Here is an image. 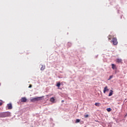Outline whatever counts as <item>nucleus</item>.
Segmentation results:
<instances>
[{
	"label": "nucleus",
	"mask_w": 127,
	"mask_h": 127,
	"mask_svg": "<svg viewBox=\"0 0 127 127\" xmlns=\"http://www.w3.org/2000/svg\"><path fill=\"white\" fill-rule=\"evenodd\" d=\"M7 117H10V112H6L0 113V118H6Z\"/></svg>",
	"instance_id": "f257e3e1"
},
{
	"label": "nucleus",
	"mask_w": 127,
	"mask_h": 127,
	"mask_svg": "<svg viewBox=\"0 0 127 127\" xmlns=\"http://www.w3.org/2000/svg\"><path fill=\"white\" fill-rule=\"evenodd\" d=\"M112 42L114 45H118V40H117V38H113L112 39Z\"/></svg>",
	"instance_id": "f03ea898"
},
{
	"label": "nucleus",
	"mask_w": 127,
	"mask_h": 127,
	"mask_svg": "<svg viewBox=\"0 0 127 127\" xmlns=\"http://www.w3.org/2000/svg\"><path fill=\"white\" fill-rule=\"evenodd\" d=\"M40 99V97H35L31 100V102H36V101H38Z\"/></svg>",
	"instance_id": "7ed1b4c3"
},
{
	"label": "nucleus",
	"mask_w": 127,
	"mask_h": 127,
	"mask_svg": "<svg viewBox=\"0 0 127 127\" xmlns=\"http://www.w3.org/2000/svg\"><path fill=\"white\" fill-rule=\"evenodd\" d=\"M108 91H109V89H108V86H106L104 88L103 93L104 94H106V92Z\"/></svg>",
	"instance_id": "20e7f679"
},
{
	"label": "nucleus",
	"mask_w": 127,
	"mask_h": 127,
	"mask_svg": "<svg viewBox=\"0 0 127 127\" xmlns=\"http://www.w3.org/2000/svg\"><path fill=\"white\" fill-rule=\"evenodd\" d=\"M21 101L22 103H26V102L27 101V99L25 97H22L21 99Z\"/></svg>",
	"instance_id": "39448f33"
},
{
	"label": "nucleus",
	"mask_w": 127,
	"mask_h": 127,
	"mask_svg": "<svg viewBox=\"0 0 127 127\" xmlns=\"http://www.w3.org/2000/svg\"><path fill=\"white\" fill-rule=\"evenodd\" d=\"M7 107L8 110H11V109H12V105H11V103L8 104Z\"/></svg>",
	"instance_id": "423d86ee"
},
{
	"label": "nucleus",
	"mask_w": 127,
	"mask_h": 127,
	"mask_svg": "<svg viewBox=\"0 0 127 127\" xmlns=\"http://www.w3.org/2000/svg\"><path fill=\"white\" fill-rule=\"evenodd\" d=\"M123 60L121 59H117L116 60V62L117 63H122Z\"/></svg>",
	"instance_id": "0eeeda50"
},
{
	"label": "nucleus",
	"mask_w": 127,
	"mask_h": 127,
	"mask_svg": "<svg viewBox=\"0 0 127 127\" xmlns=\"http://www.w3.org/2000/svg\"><path fill=\"white\" fill-rule=\"evenodd\" d=\"M111 65L112 66V68L113 70H115V69H117V67H116V65H115V64H112Z\"/></svg>",
	"instance_id": "6e6552de"
},
{
	"label": "nucleus",
	"mask_w": 127,
	"mask_h": 127,
	"mask_svg": "<svg viewBox=\"0 0 127 127\" xmlns=\"http://www.w3.org/2000/svg\"><path fill=\"white\" fill-rule=\"evenodd\" d=\"M45 69V65H42V67H41V70L43 71Z\"/></svg>",
	"instance_id": "1a4fd4ad"
},
{
	"label": "nucleus",
	"mask_w": 127,
	"mask_h": 127,
	"mask_svg": "<svg viewBox=\"0 0 127 127\" xmlns=\"http://www.w3.org/2000/svg\"><path fill=\"white\" fill-rule=\"evenodd\" d=\"M113 90H110V92L109 93V97H111V96H113Z\"/></svg>",
	"instance_id": "9d476101"
},
{
	"label": "nucleus",
	"mask_w": 127,
	"mask_h": 127,
	"mask_svg": "<svg viewBox=\"0 0 127 127\" xmlns=\"http://www.w3.org/2000/svg\"><path fill=\"white\" fill-rule=\"evenodd\" d=\"M55 101V99L54 98V97H52L50 99V102H52V103H54Z\"/></svg>",
	"instance_id": "9b49d317"
},
{
	"label": "nucleus",
	"mask_w": 127,
	"mask_h": 127,
	"mask_svg": "<svg viewBox=\"0 0 127 127\" xmlns=\"http://www.w3.org/2000/svg\"><path fill=\"white\" fill-rule=\"evenodd\" d=\"M61 86L60 82H58L57 84V87H58V89H60Z\"/></svg>",
	"instance_id": "f8f14e48"
},
{
	"label": "nucleus",
	"mask_w": 127,
	"mask_h": 127,
	"mask_svg": "<svg viewBox=\"0 0 127 127\" xmlns=\"http://www.w3.org/2000/svg\"><path fill=\"white\" fill-rule=\"evenodd\" d=\"M95 106H96V107H100V103H95Z\"/></svg>",
	"instance_id": "ddd939ff"
},
{
	"label": "nucleus",
	"mask_w": 127,
	"mask_h": 127,
	"mask_svg": "<svg viewBox=\"0 0 127 127\" xmlns=\"http://www.w3.org/2000/svg\"><path fill=\"white\" fill-rule=\"evenodd\" d=\"M78 123H80V119H76L75 121V123L78 124Z\"/></svg>",
	"instance_id": "4468645a"
},
{
	"label": "nucleus",
	"mask_w": 127,
	"mask_h": 127,
	"mask_svg": "<svg viewBox=\"0 0 127 127\" xmlns=\"http://www.w3.org/2000/svg\"><path fill=\"white\" fill-rule=\"evenodd\" d=\"M107 112H111V111H112V109H111V108H107Z\"/></svg>",
	"instance_id": "2eb2a0df"
},
{
	"label": "nucleus",
	"mask_w": 127,
	"mask_h": 127,
	"mask_svg": "<svg viewBox=\"0 0 127 127\" xmlns=\"http://www.w3.org/2000/svg\"><path fill=\"white\" fill-rule=\"evenodd\" d=\"M113 75H111V76H110V77H109L108 80H111V79H112V78H113Z\"/></svg>",
	"instance_id": "dca6fc26"
},
{
	"label": "nucleus",
	"mask_w": 127,
	"mask_h": 127,
	"mask_svg": "<svg viewBox=\"0 0 127 127\" xmlns=\"http://www.w3.org/2000/svg\"><path fill=\"white\" fill-rule=\"evenodd\" d=\"M2 105V101L0 100V106Z\"/></svg>",
	"instance_id": "f3484780"
},
{
	"label": "nucleus",
	"mask_w": 127,
	"mask_h": 127,
	"mask_svg": "<svg viewBox=\"0 0 127 127\" xmlns=\"http://www.w3.org/2000/svg\"><path fill=\"white\" fill-rule=\"evenodd\" d=\"M88 117H89L88 115H86L84 116V118H88Z\"/></svg>",
	"instance_id": "a211bd4d"
},
{
	"label": "nucleus",
	"mask_w": 127,
	"mask_h": 127,
	"mask_svg": "<svg viewBox=\"0 0 127 127\" xmlns=\"http://www.w3.org/2000/svg\"><path fill=\"white\" fill-rule=\"evenodd\" d=\"M32 87V85H31V84H30L29 86V88H31Z\"/></svg>",
	"instance_id": "6ab92c4d"
},
{
	"label": "nucleus",
	"mask_w": 127,
	"mask_h": 127,
	"mask_svg": "<svg viewBox=\"0 0 127 127\" xmlns=\"http://www.w3.org/2000/svg\"><path fill=\"white\" fill-rule=\"evenodd\" d=\"M62 103H64V100H62Z\"/></svg>",
	"instance_id": "aec40b11"
},
{
	"label": "nucleus",
	"mask_w": 127,
	"mask_h": 127,
	"mask_svg": "<svg viewBox=\"0 0 127 127\" xmlns=\"http://www.w3.org/2000/svg\"><path fill=\"white\" fill-rule=\"evenodd\" d=\"M109 40H111V38H108Z\"/></svg>",
	"instance_id": "412c9836"
}]
</instances>
